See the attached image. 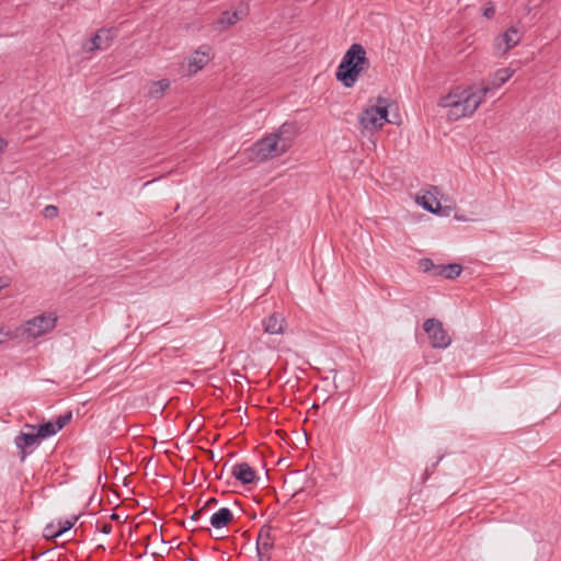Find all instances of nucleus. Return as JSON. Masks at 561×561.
<instances>
[{"instance_id":"nucleus-30","label":"nucleus","mask_w":561,"mask_h":561,"mask_svg":"<svg viewBox=\"0 0 561 561\" xmlns=\"http://www.w3.org/2000/svg\"><path fill=\"white\" fill-rule=\"evenodd\" d=\"M9 286V280L5 277H0V290L4 287Z\"/></svg>"},{"instance_id":"nucleus-27","label":"nucleus","mask_w":561,"mask_h":561,"mask_svg":"<svg viewBox=\"0 0 561 561\" xmlns=\"http://www.w3.org/2000/svg\"><path fill=\"white\" fill-rule=\"evenodd\" d=\"M443 268H444L443 264H434V268H433L431 275H433V276H444Z\"/></svg>"},{"instance_id":"nucleus-9","label":"nucleus","mask_w":561,"mask_h":561,"mask_svg":"<svg viewBox=\"0 0 561 561\" xmlns=\"http://www.w3.org/2000/svg\"><path fill=\"white\" fill-rule=\"evenodd\" d=\"M211 47L209 45L199 46L188 59V72L196 73L203 69L210 60Z\"/></svg>"},{"instance_id":"nucleus-21","label":"nucleus","mask_w":561,"mask_h":561,"mask_svg":"<svg viewBox=\"0 0 561 561\" xmlns=\"http://www.w3.org/2000/svg\"><path fill=\"white\" fill-rule=\"evenodd\" d=\"M80 515H73L71 518L69 519H66V520H59L57 523V530L55 534H60L64 535L65 533H67L68 530H70L75 524L77 523V520L79 519Z\"/></svg>"},{"instance_id":"nucleus-13","label":"nucleus","mask_w":561,"mask_h":561,"mask_svg":"<svg viewBox=\"0 0 561 561\" xmlns=\"http://www.w3.org/2000/svg\"><path fill=\"white\" fill-rule=\"evenodd\" d=\"M284 318L274 312L268 318L263 320L264 331L268 334H280L284 332Z\"/></svg>"},{"instance_id":"nucleus-4","label":"nucleus","mask_w":561,"mask_h":561,"mask_svg":"<svg viewBox=\"0 0 561 561\" xmlns=\"http://www.w3.org/2000/svg\"><path fill=\"white\" fill-rule=\"evenodd\" d=\"M389 99L378 96L376 104L365 108L359 115V123L366 130L376 131L383 127L385 123H393L388 118Z\"/></svg>"},{"instance_id":"nucleus-5","label":"nucleus","mask_w":561,"mask_h":561,"mask_svg":"<svg viewBox=\"0 0 561 561\" xmlns=\"http://www.w3.org/2000/svg\"><path fill=\"white\" fill-rule=\"evenodd\" d=\"M57 316L55 312H46L27 320L21 328L22 334L36 339L53 329L57 324Z\"/></svg>"},{"instance_id":"nucleus-28","label":"nucleus","mask_w":561,"mask_h":561,"mask_svg":"<svg viewBox=\"0 0 561 561\" xmlns=\"http://www.w3.org/2000/svg\"><path fill=\"white\" fill-rule=\"evenodd\" d=\"M205 512V507H202L193 513V515L190 517L192 522H197L202 515Z\"/></svg>"},{"instance_id":"nucleus-23","label":"nucleus","mask_w":561,"mask_h":561,"mask_svg":"<svg viewBox=\"0 0 561 561\" xmlns=\"http://www.w3.org/2000/svg\"><path fill=\"white\" fill-rule=\"evenodd\" d=\"M57 528H58L57 525H55L54 523L48 524L44 528V537L46 539H54V538L59 537L60 534H54V533H56Z\"/></svg>"},{"instance_id":"nucleus-15","label":"nucleus","mask_w":561,"mask_h":561,"mask_svg":"<svg viewBox=\"0 0 561 561\" xmlns=\"http://www.w3.org/2000/svg\"><path fill=\"white\" fill-rule=\"evenodd\" d=\"M170 88V81L168 79H161L159 81L151 82L148 95L151 99H161L164 92Z\"/></svg>"},{"instance_id":"nucleus-24","label":"nucleus","mask_w":561,"mask_h":561,"mask_svg":"<svg viewBox=\"0 0 561 561\" xmlns=\"http://www.w3.org/2000/svg\"><path fill=\"white\" fill-rule=\"evenodd\" d=\"M434 262L431 259H422L420 261V267L424 273L431 274L434 268Z\"/></svg>"},{"instance_id":"nucleus-7","label":"nucleus","mask_w":561,"mask_h":561,"mask_svg":"<svg viewBox=\"0 0 561 561\" xmlns=\"http://www.w3.org/2000/svg\"><path fill=\"white\" fill-rule=\"evenodd\" d=\"M23 428L27 430V432L21 431L14 438V444L20 451L21 461H24L42 442L38 434L35 432L36 425L26 423Z\"/></svg>"},{"instance_id":"nucleus-8","label":"nucleus","mask_w":561,"mask_h":561,"mask_svg":"<svg viewBox=\"0 0 561 561\" xmlns=\"http://www.w3.org/2000/svg\"><path fill=\"white\" fill-rule=\"evenodd\" d=\"M520 42L519 31L512 26L503 34L496 36L493 41V51L495 49L505 53L506 50L515 47Z\"/></svg>"},{"instance_id":"nucleus-11","label":"nucleus","mask_w":561,"mask_h":561,"mask_svg":"<svg viewBox=\"0 0 561 561\" xmlns=\"http://www.w3.org/2000/svg\"><path fill=\"white\" fill-rule=\"evenodd\" d=\"M271 526H263L259 533V537L256 540V551L259 561H262L263 556L270 550H272L274 547V539L271 535Z\"/></svg>"},{"instance_id":"nucleus-35","label":"nucleus","mask_w":561,"mask_h":561,"mask_svg":"<svg viewBox=\"0 0 561 561\" xmlns=\"http://www.w3.org/2000/svg\"><path fill=\"white\" fill-rule=\"evenodd\" d=\"M210 453V459L213 460L214 459V451L209 450Z\"/></svg>"},{"instance_id":"nucleus-33","label":"nucleus","mask_w":561,"mask_h":561,"mask_svg":"<svg viewBox=\"0 0 561 561\" xmlns=\"http://www.w3.org/2000/svg\"><path fill=\"white\" fill-rule=\"evenodd\" d=\"M217 503V499L216 497H210L209 500H207L206 504L203 506V507H207L211 504H216Z\"/></svg>"},{"instance_id":"nucleus-20","label":"nucleus","mask_w":561,"mask_h":561,"mask_svg":"<svg viewBox=\"0 0 561 561\" xmlns=\"http://www.w3.org/2000/svg\"><path fill=\"white\" fill-rule=\"evenodd\" d=\"M444 276L446 279H455L462 272V266L458 263H451L444 265L443 268Z\"/></svg>"},{"instance_id":"nucleus-19","label":"nucleus","mask_w":561,"mask_h":561,"mask_svg":"<svg viewBox=\"0 0 561 561\" xmlns=\"http://www.w3.org/2000/svg\"><path fill=\"white\" fill-rule=\"evenodd\" d=\"M417 203L427 211L437 214L440 209V203L435 197L422 196L417 198Z\"/></svg>"},{"instance_id":"nucleus-26","label":"nucleus","mask_w":561,"mask_h":561,"mask_svg":"<svg viewBox=\"0 0 561 561\" xmlns=\"http://www.w3.org/2000/svg\"><path fill=\"white\" fill-rule=\"evenodd\" d=\"M12 337H13V334L10 331L4 330V328H0V344L4 343L5 341H8Z\"/></svg>"},{"instance_id":"nucleus-25","label":"nucleus","mask_w":561,"mask_h":561,"mask_svg":"<svg viewBox=\"0 0 561 561\" xmlns=\"http://www.w3.org/2000/svg\"><path fill=\"white\" fill-rule=\"evenodd\" d=\"M44 216L46 218H55L58 216V207L55 205H48L44 208Z\"/></svg>"},{"instance_id":"nucleus-6","label":"nucleus","mask_w":561,"mask_h":561,"mask_svg":"<svg viewBox=\"0 0 561 561\" xmlns=\"http://www.w3.org/2000/svg\"><path fill=\"white\" fill-rule=\"evenodd\" d=\"M423 330L427 334L433 348L445 350L451 343V337L445 330L443 322L436 318L424 321Z\"/></svg>"},{"instance_id":"nucleus-2","label":"nucleus","mask_w":561,"mask_h":561,"mask_svg":"<svg viewBox=\"0 0 561 561\" xmlns=\"http://www.w3.org/2000/svg\"><path fill=\"white\" fill-rule=\"evenodd\" d=\"M370 67L363 45L354 43L344 54L337 66L335 77L345 88H352L359 75Z\"/></svg>"},{"instance_id":"nucleus-22","label":"nucleus","mask_w":561,"mask_h":561,"mask_svg":"<svg viewBox=\"0 0 561 561\" xmlns=\"http://www.w3.org/2000/svg\"><path fill=\"white\" fill-rule=\"evenodd\" d=\"M72 419V412L69 411L57 417L56 422H54L55 426H58V431L64 428Z\"/></svg>"},{"instance_id":"nucleus-16","label":"nucleus","mask_w":561,"mask_h":561,"mask_svg":"<svg viewBox=\"0 0 561 561\" xmlns=\"http://www.w3.org/2000/svg\"><path fill=\"white\" fill-rule=\"evenodd\" d=\"M36 433L41 440L55 435L58 432V426H55L54 422H45L36 425Z\"/></svg>"},{"instance_id":"nucleus-3","label":"nucleus","mask_w":561,"mask_h":561,"mask_svg":"<svg viewBox=\"0 0 561 561\" xmlns=\"http://www.w3.org/2000/svg\"><path fill=\"white\" fill-rule=\"evenodd\" d=\"M294 125L283 124L279 129L257 140L253 145V152L259 160H267L286 152L293 145Z\"/></svg>"},{"instance_id":"nucleus-1","label":"nucleus","mask_w":561,"mask_h":561,"mask_svg":"<svg viewBox=\"0 0 561 561\" xmlns=\"http://www.w3.org/2000/svg\"><path fill=\"white\" fill-rule=\"evenodd\" d=\"M490 91L489 85L473 90L472 88H455L447 95L440 98L439 106L447 107V116L450 121L471 115L482 102V96Z\"/></svg>"},{"instance_id":"nucleus-31","label":"nucleus","mask_w":561,"mask_h":561,"mask_svg":"<svg viewBox=\"0 0 561 561\" xmlns=\"http://www.w3.org/2000/svg\"><path fill=\"white\" fill-rule=\"evenodd\" d=\"M483 15L488 19L491 18L492 15V12H491V7H485L484 10H483Z\"/></svg>"},{"instance_id":"nucleus-17","label":"nucleus","mask_w":561,"mask_h":561,"mask_svg":"<svg viewBox=\"0 0 561 561\" xmlns=\"http://www.w3.org/2000/svg\"><path fill=\"white\" fill-rule=\"evenodd\" d=\"M514 72L515 71L511 68H502L495 71V73H493V89L501 87L506 81H508Z\"/></svg>"},{"instance_id":"nucleus-10","label":"nucleus","mask_w":561,"mask_h":561,"mask_svg":"<svg viewBox=\"0 0 561 561\" xmlns=\"http://www.w3.org/2000/svg\"><path fill=\"white\" fill-rule=\"evenodd\" d=\"M232 476L242 484H251L259 480L254 469L247 462H239L232 467Z\"/></svg>"},{"instance_id":"nucleus-29","label":"nucleus","mask_w":561,"mask_h":561,"mask_svg":"<svg viewBox=\"0 0 561 561\" xmlns=\"http://www.w3.org/2000/svg\"><path fill=\"white\" fill-rule=\"evenodd\" d=\"M112 528H113V527H112V525H111L110 523H104V524H102V526L100 527V531H101V533H103V534H105V535H108V534H111Z\"/></svg>"},{"instance_id":"nucleus-12","label":"nucleus","mask_w":561,"mask_h":561,"mask_svg":"<svg viewBox=\"0 0 561 561\" xmlns=\"http://www.w3.org/2000/svg\"><path fill=\"white\" fill-rule=\"evenodd\" d=\"M114 33L112 30H99L98 33L91 37V46L88 49L91 51L106 49L111 45Z\"/></svg>"},{"instance_id":"nucleus-14","label":"nucleus","mask_w":561,"mask_h":561,"mask_svg":"<svg viewBox=\"0 0 561 561\" xmlns=\"http://www.w3.org/2000/svg\"><path fill=\"white\" fill-rule=\"evenodd\" d=\"M232 519V512L228 507H221L211 515L209 523L214 528L220 529L229 525Z\"/></svg>"},{"instance_id":"nucleus-34","label":"nucleus","mask_w":561,"mask_h":561,"mask_svg":"<svg viewBox=\"0 0 561 561\" xmlns=\"http://www.w3.org/2000/svg\"><path fill=\"white\" fill-rule=\"evenodd\" d=\"M110 518H111L112 520H116V522H118L121 517H119V515H118V514H116V513H112V514H111V516H110Z\"/></svg>"},{"instance_id":"nucleus-32","label":"nucleus","mask_w":561,"mask_h":561,"mask_svg":"<svg viewBox=\"0 0 561 561\" xmlns=\"http://www.w3.org/2000/svg\"><path fill=\"white\" fill-rule=\"evenodd\" d=\"M8 146L7 140L0 137V152H3L5 147Z\"/></svg>"},{"instance_id":"nucleus-18","label":"nucleus","mask_w":561,"mask_h":561,"mask_svg":"<svg viewBox=\"0 0 561 561\" xmlns=\"http://www.w3.org/2000/svg\"><path fill=\"white\" fill-rule=\"evenodd\" d=\"M239 20L240 18L237 11H224L218 19L217 24L219 25V28H226L236 24Z\"/></svg>"}]
</instances>
